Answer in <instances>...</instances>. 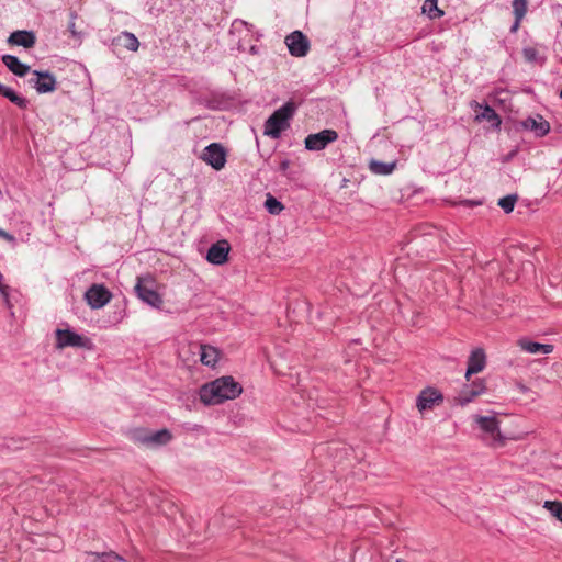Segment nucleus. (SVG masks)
<instances>
[{
	"mask_svg": "<svg viewBox=\"0 0 562 562\" xmlns=\"http://www.w3.org/2000/svg\"><path fill=\"white\" fill-rule=\"evenodd\" d=\"M241 392V385L233 376L227 375L202 385L199 395L202 403L216 405L238 397Z\"/></svg>",
	"mask_w": 562,
	"mask_h": 562,
	"instance_id": "f257e3e1",
	"label": "nucleus"
},
{
	"mask_svg": "<svg viewBox=\"0 0 562 562\" xmlns=\"http://www.w3.org/2000/svg\"><path fill=\"white\" fill-rule=\"evenodd\" d=\"M473 420L483 432L482 439L492 448H501L506 445V438L502 435L499 420L495 416H473Z\"/></svg>",
	"mask_w": 562,
	"mask_h": 562,
	"instance_id": "f03ea898",
	"label": "nucleus"
},
{
	"mask_svg": "<svg viewBox=\"0 0 562 562\" xmlns=\"http://www.w3.org/2000/svg\"><path fill=\"white\" fill-rule=\"evenodd\" d=\"M295 106L291 102L274 111L266 121L265 134L272 138H278L281 132L288 128L289 120L293 116Z\"/></svg>",
	"mask_w": 562,
	"mask_h": 562,
	"instance_id": "7ed1b4c3",
	"label": "nucleus"
},
{
	"mask_svg": "<svg viewBox=\"0 0 562 562\" xmlns=\"http://www.w3.org/2000/svg\"><path fill=\"white\" fill-rule=\"evenodd\" d=\"M155 281L150 277H138L135 291L138 297L153 307L162 305L161 296L154 289Z\"/></svg>",
	"mask_w": 562,
	"mask_h": 562,
	"instance_id": "20e7f679",
	"label": "nucleus"
},
{
	"mask_svg": "<svg viewBox=\"0 0 562 562\" xmlns=\"http://www.w3.org/2000/svg\"><path fill=\"white\" fill-rule=\"evenodd\" d=\"M135 440L147 448H158L169 443L172 440V434L168 429L155 432L140 430L136 434Z\"/></svg>",
	"mask_w": 562,
	"mask_h": 562,
	"instance_id": "39448f33",
	"label": "nucleus"
},
{
	"mask_svg": "<svg viewBox=\"0 0 562 562\" xmlns=\"http://www.w3.org/2000/svg\"><path fill=\"white\" fill-rule=\"evenodd\" d=\"M226 156L227 154L223 145L212 143L205 147L201 159L212 166L215 170H221L225 167Z\"/></svg>",
	"mask_w": 562,
	"mask_h": 562,
	"instance_id": "423d86ee",
	"label": "nucleus"
},
{
	"mask_svg": "<svg viewBox=\"0 0 562 562\" xmlns=\"http://www.w3.org/2000/svg\"><path fill=\"white\" fill-rule=\"evenodd\" d=\"M87 304L98 310L105 306L112 299V293L102 284H92L86 292Z\"/></svg>",
	"mask_w": 562,
	"mask_h": 562,
	"instance_id": "0eeeda50",
	"label": "nucleus"
},
{
	"mask_svg": "<svg viewBox=\"0 0 562 562\" xmlns=\"http://www.w3.org/2000/svg\"><path fill=\"white\" fill-rule=\"evenodd\" d=\"M285 44L292 56L304 57L310 50V42L301 31H294L285 37Z\"/></svg>",
	"mask_w": 562,
	"mask_h": 562,
	"instance_id": "6e6552de",
	"label": "nucleus"
},
{
	"mask_svg": "<svg viewBox=\"0 0 562 562\" xmlns=\"http://www.w3.org/2000/svg\"><path fill=\"white\" fill-rule=\"evenodd\" d=\"M338 138V134L334 130H324L315 134H310L305 138V147L308 150H322L329 143L335 142Z\"/></svg>",
	"mask_w": 562,
	"mask_h": 562,
	"instance_id": "1a4fd4ad",
	"label": "nucleus"
},
{
	"mask_svg": "<svg viewBox=\"0 0 562 562\" xmlns=\"http://www.w3.org/2000/svg\"><path fill=\"white\" fill-rule=\"evenodd\" d=\"M29 82L36 89L38 93L53 92L56 89V78L48 71L34 70Z\"/></svg>",
	"mask_w": 562,
	"mask_h": 562,
	"instance_id": "9d476101",
	"label": "nucleus"
},
{
	"mask_svg": "<svg viewBox=\"0 0 562 562\" xmlns=\"http://www.w3.org/2000/svg\"><path fill=\"white\" fill-rule=\"evenodd\" d=\"M56 335V348L64 349L66 347H87L89 341L87 338L70 331L68 329H57Z\"/></svg>",
	"mask_w": 562,
	"mask_h": 562,
	"instance_id": "9b49d317",
	"label": "nucleus"
},
{
	"mask_svg": "<svg viewBox=\"0 0 562 562\" xmlns=\"http://www.w3.org/2000/svg\"><path fill=\"white\" fill-rule=\"evenodd\" d=\"M229 250L231 246L227 240H218L209 248L206 260L212 265L222 266L227 262Z\"/></svg>",
	"mask_w": 562,
	"mask_h": 562,
	"instance_id": "f8f14e48",
	"label": "nucleus"
},
{
	"mask_svg": "<svg viewBox=\"0 0 562 562\" xmlns=\"http://www.w3.org/2000/svg\"><path fill=\"white\" fill-rule=\"evenodd\" d=\"M443 401L441 393L432 387H427L420 392L417 398V408L420 413L432 409Z\"/></svg>",
	"mask_w": 562,
	"mask_h": 562,
	"instance_id": "ddd939ff",
	"label": "nucleus"
},
{
	"mask_svg": "<svg viewBox=\"0 0 562 562\" xmlns=\"http://www.w3.org/2000/svg\"><path fill=\"white\" fill-rule=\"evenodd\" d=\"M485 386L482 381H475L471 386H465L456 397V402L461 406L472 402L476 396L484 393Z\"/></svg>",
	"mask_w": 562,
	"mask_h": 562,
	"instance_id": "4468645a",
	"label": "nucleus"
},
{
	"mask_svg": "<svg viewBox=\"0 0 562 562\" xmlns=\"http://www.w3.org/2000/svg\"><path fill=\"white\" fill-rule=\"evenodd\" d=\"M485 368V353L483 349H475L471 352L468 360V369L465 373L467 380L470 375L481 372Z\"/></svg>",
	"mask_w": 562,
	"mask_h": 562,
	"instance_id": "2eb2a0df",
	"label": "nucleus"
},
{
	"mask_svg": "<svg viewBox=\"0 0 562 562\" xmlns=\"http://www.w3.org/2000/svg\"><path fill=\"white\" fill-rule=\"evenodd\" d=\"M35 35L29 31H15L9 36V44L31 48L35 44Z\"/></svg>",
	"mask_w": 562,
	"mask_h": 562,
	"instance_id": "dca6fc26",
	"label": "nucleus"
},
{
	"mask_svg": "<svg viewBox=\"0 0 562 562\" xmlns=\"http://www.w3.org/2000/svg\"><path fill=\"white\" fill-rule=\"evenodd\" d=\"M517 346L528 353H551L553 351V345L540 344L528 339H519Z\"/></svg>",
	"mask_w": 562,
	"mask_h": 562,
	"instance_id": "f3484780",
	"label": "nucleus"
},
{
	"mask_svg": "<svg viewBox=\"0 0 562 562\" xmlns=\"http://www.w3.org/2000/svg\"><path fill=\"white\" fill-rule=\"evenodd\" d=\"M526 130L533 131L537 136H544L550 131V124L542 116L528 117L522 122Z\"/></svg>",
	"mask_w": 562,
	"mask_h": 562,
	"instance_id": "a211bd4d",
	"label": "nucleus"
},
{
	"mask_svg": "<svg viewBox=\"0 0 562 562\" xmlns=\"http://www.w3.org/2000/svg\"><path fill=\"white\" fill-rule=\"evenodd\" d=\"M112 45L124 47L131 52H136L139 47V42L133 33L122 32L113 38Z\"/></svg>",
	"mask_w": 562,
	"mask_h": 562,
	"instance_id": "6ab92c4d",
	"label": "nucleus"
},
{
	"mask_svg": "<svg viewBox=\"0 0 562 562\" xmlns=\"http://www.w3.org/2000/svg\"><path fill=\"white\" fill-rule=\"evenodd\" d=\"M200 361L207 367H214L220 359V350L210 345H200Z\"/></svg>",
	"mask_w": 562,
	"mask_h": 562,
	"instance_id": "aec40b11",
	"label": "nucleus"
},
{
	"mask_svg": "<svg viewBox=\"0 0 562 562\" xmlns=\"http://www.w3.org/2000/svg\"><path fill=\"white\" fill-rule=\"evenodd\" d=\"M2 61L10 71L19 77H24L30 71V67L21 63L20 59L13 55H3Z\"/></svg>",
	"mask_w": 562,
	"mask_h": 562,
	"instance_id": "412c9836",
	"label": "nucleus"
},
{
	"mask_svg": "<svg viewBox=\"0 0 562 562\" xmlns=\"http://www.w3.org/2000/svg\"><path fill=\"white\" fill-rule=\"evenodd\" d=\"M513 10L515 14V23L510 31L515 33L520 26V21L527 13V0H513Z\"/></svg>",
	"mask_w": 562,
	"mask_h": 562,
	"instance_id": "4be33fe9",
	"label": "nucleus"
},
{
	"mask_svg": "<svg viewBox=\"0 0 562 562\" xmlns=\"http://www.w3.org/2000/svg\"><path fill=\"white\" fill-rule=\"evenodd\" d=\"M0 94L8 98L12 103L18 105L20 109H25L27 106V101L16 94L11 88L0 82Z\"/></svg>",
	"mask_w": 562,
	"mask_h": 562,
	"instance_id": "5701e85b",
	"label": "nucleus"
},
{
	"mask_svg": "<svg viewBox=\"0 0 562 562\" xmlns=\"http://www.w3.org/2000/svg\"><path fill=\"white\" fill-rule=\"evenodd\" d=\"M422 12L431 20L439 19L445 14L443 11L439 9L437 0H425Z\"/></svg>",
	"mask_w": 562,
	"mask_h": 562,
	"instance_id": "b1692460",
	"label": "nucleus"
},
{
	"mask_svg": "<svg viewBox=\"0 0 562 562\" xmlns=\"http://www.w3.org/2000/svg\"><path fill=\"white\" fill-rule=\"evenodd\" d=\"M479 121H487L492 126H499L501 119L497 113L488 105H485L480 113L476 114Z\"/></svg>",
	"mask_w": 562,
	"mask_h": 562,
	"instance_id": "393cba45",
	"label": "nucleus"
},
{
	"mask_svg": "<svg viewBox=\"0 0 562 562\" xmlns=\"http://www.w3.org/2000/svg\"><path fill=\"white\" fill-rule=\"evenodd\" d=\"M522 56L527 63H535L540 65L544 63V58L540 56L539 49L535 46L524 47Z\"/></svg>",
	"mask_w": 562,
	"mask_h": 562,
	"instance_id": "a878e982",
	"label": "nucleus"
},
{
	"mask_svg": "<svg viewBox=\"0 0 562 562\" xmlns=\"http://www.w3.org/2000/svg\"><path fill=\"white\" fill-rule=\"evenodd\" d=\"M395 168V164H386L378 160H371L370 170L376 175H390Z\"/></svg>",
	"mask_w": 562,
	"mask_h": 562,
	"instance_id": "bb28decb",
	"label": "nucleus"
},
{
	"mask_svg": "<svg viewBox=\"0 0 562 562\" xmlns=\"http://www.w3.org/2000/svg\"><path fill=\"white\" fill-rule=\"evenodd\" d=\"M543 508L550 512V514L553 517H555L559 521L562 522V502L546 501L543 504Z\"/></svg>",
	"mask_w": 562,
	"mask_h": 562,
	"instance_id": "cd10ccee",
	"label": "nucleus"
},
{
	"mask_svg": "<svg viewBox=\"0 0 562 562\" xmlns=\"http://www.w3.org/2000/svg\"><path fill=\"white\" fill-rule=\"evenodd\" d=\"M265 206H266L267 211L270 214H272V215L280 214L283 211V209H284L282 203L279 202L276 198H273L270 194H268V196H267V200L265 202Z\"/></svg>",
	"mask_w": 562,
	"mask_h": 562,
	"instance_id": "c85d7f7f",
	"label": "nucleus"
},
{
	"mask_svg": "<svg viewBox=\"0 0 562 562\" xmlns=\"http://www.w3.org/2000/svg\"><path fill=\"white\" fill-rule=\"evenodd\" d=\"M517 195H506L498 201V205L504 210L505 213H510L514 210Z\"/></svg>",
	"mask_w": 562,
	"mask_h": 562,
	"instance_id": "c756f323",
	"label": "nucleus"
},
{
	"mask_svg": "<svg viewBox=\"0 0 562 562\" xmlns=\"http://www.w3.org/2000/svg\"><path fill=\"white\" fill-rule=\"evenodd\" d=\"M97 557L101 562H120L122 560V558L114 552L97 554Z\"/></svg>",
	"mask_w": 562,
	"mask_h": 562,
	"instance_id": "7c9ffc66",
	"label": "nucleus"
},
{
	"mask_svg": "<svg viewBox=\"0 0 562 562\" xmlns=\"http://www.w3.org/2000/svg\"><path fill=\"white\" fill-rule=\"evenodd\" d=\"M0 238H3L4 240H7L9 243L15 241V237L2 228H0Z\"/></svg>",
	"mask_w": 562,
	"mask_h": 562,
	"instance_id": "2f4dec72",
	"label": "nucleus"
},
{
	"mask_svg": "<svg viewBox=\"0 0 562 562\" xmlns=\"http://www.w3.org/2000/svg\"><path fill=\"white\" fill-rule=\"evenodd\" d=\"M0 281H2V274L0 273ZM7 286L2 285V282H0V291L4 293Z\"/></svg>",
	"mask_w": 562,
	"mask_h": 562,
	"instance_id": "473e14b6",
	"label": "nucleus"
},
{
	"mask_svg": "<svg viewBox=\"0 0 562 562\" xmlns=\"http://www.w3.org/2000/svg\"><path fill=\"white\" fill-rule=\"evenodd\" d=\"M69 30L71 31V33H74V34H75V22H74V21H72V22H70V24H69Z\"/></svg>",
	"mask_w": 562,
	"mask_h": 562,
	"instance_id": "72a5a7b5",
	"label": "nucleus"
},
{
	"mask_svg": "<svg viewBox=\"0 0 562 562\" xmlns=\"http://www.w3.org/2000/svg\"><path fill=\"white\" fill-rule=\"evenodd\" d=\"M288 167V162L282 164V169H285Z\"/></svg>",
	"mask_w": 562,
	"mask_h": 562,
	"instance_id": "f704fd0d",
	"label": "nucleus"
},
{
	"mask_svg": "<svg viewBox=\"0 0 562 562\" xmlns=\"http://www.w3.org/2000/svg\"><path fill=\"white\" fill-rule=\"evenodd\" d=\"M465 203L467 204H475L474 202H470V201H467Z\"/></svg>",
	"mask_w": 562,
	"mask_h": 562,
	"instance_id": "c9c22d12",
	"label": "nucleus"
},
{
	"mask_svg": "<svg viewBox=\"0 0 562 562\" xmlns=\"http://www.w3.org/2000/svg\"><path fill=\"white\" fill-rule=\"evenodd\" d=\"M559 97L562 99V90L560 91Z\"/></svg>",
	"mask_w": 562,
	"mask_h": 562,
	"instance_id": "e433bc0d",
	"label": "nucleus"
},
{
	"mask_svg": "<svg viewBox=\"0 0 562 562\" xmlns=\"http://www.w3.org/2000/svg\"><path fill=\"white\" fill-rule=\"evenodd\" d=\"M396 562H402V561L397 560Z\"/></svg>",
	"mask_w": 562,
	"mask_h": 562,
	"instance_id": "4c0bfd02",
	"label": "nucleus"
}]
</instances>
